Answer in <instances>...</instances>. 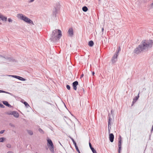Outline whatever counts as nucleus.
<instances>
[{"label": "nucleus", "mask_w": 153, "mask_h": 153, "mask_svg": "<svg viewBox=\"0 0 153 153\" xmlns=\"http://www.w3.org/2000/svg\"><path fill=\"white\" fill-rule=\"evenodd\" d=\"M62 36L61 31L60 30L56 29L53 31L51 37L50 38L51 41L56 42Z\"/></svg>", "instance_id": "1"}, {"label": "nucleus", "mask_w": 153, "mask_h": 153, "mask_svg": "<svg viewBox=\"0 0 153 153\" xmlns=\"http://www.w3.org/2000/svg\"><path fill=\"white\" fill-rule=\"evenodd\" d=\"M153 41L152 40H144L142 41L140 45L143 51L147 50L152 47Z\"/></svg>", "instance_id": "2"}, {"label": "nucleus", "mask_w": 153, "mask_h": 153, "mask_svg": "<svg viewBox=\"0 0 153 153\" xmlns=\"http://www.w3.org/2000/svg\"><path fill=\"white\" fill-rule=\"evenodd\" d=\"M16 17L18 19L23 21L27 24L34 25L33 22L31 20L25 15L22 13H18L17 14Z\"/></svg>", "instance_id": "3"}, {"label": "nucleus", "mask_w": 153, "mask_h": 153, "mask_svg": "<svg viewBox=\"0 0 153 153\" xmlns=\"http://www.w3.org/2000/svg\"><path fill=\"white\" fill-rule=\"evenodd\" d=\"M47 145L50 150L52 153H54V145L51 139H48L47 140Z\"/></svg>", "instance_id": "4"}, {"label": "nucleus", "mask_w": 153, "mask_h": 153, "mask_svg": "<svg viewBox=\"0 0 153 153\" xmlns=\"http://www.w3.org/2000/svg\"><path fill=\"white\" fill-rule=\"evenodd\" d=\"M143 51V50L140 45H139L134 49V53L136 54H139L140 53Z\"/></svg>", "instance_id": "5"}, {"label": "nucleus", "mask_w": 153, "mask_h": 153, "mask_svg": "<svg viewBox=\"0 0 153 153\" xmlns=\"http://www.w3.org/2000/svg\"><path fill=\"white\" fill-rule=\"evenodd\" d=\"M6 76H11L12 77L18 79L21 81H25L26 80L23 77H20L19 76H16V75H7Z\"/></svg>", "instance_id": "6"}, {"label": "nucleus", "mask_w": 153, "mask_h": 153, "mask_svg": "<svg viewBox=\"0 0 153 153\" xmlns=\"http://www.w3.org/2000/svg\"><path fill=\"white\" fill-rule=\"evenodd\" d=\"M8 114L9 115H13L16 118H18L19 116L18 113L16 111H13L10 112L8 113Z\"/></svg>", "instance_id": "7"}, {"label": "nucleus", "mask_w": 153, "mask_h": 153, "mask_svg": "<svg viewBox=\"0 0 153 153\" xmlns=\"http://www.w3.org/2000/svg\"><path fill=\"white\" fill-rule=\"evenodd\" d=\"M68 33L69 36L70 37H72L74 35V30L72 28H69Z\"/></svg>", "instance_id": "8"}, {"label": "nucleus", "mask_w": 153, "mask_h": 153, "mask_svg": "<svg viewBox=\"0 0 153 153\" xmlns=\"http://www.w3.org/2000/svg\"><path fill=\"white\" fill-rule=\"evenodd\" d=\"M118 55L117 54V53H115L114 54L111 59L112 63H115L117 61Z\"/></svg>", "instance_id": "9"}, {"label": "nucleus", "mask_w": 153, "mask_h": 153, "mask_svg": "<svg viewBox=\"0 0 153 153\" xmlns=\"http://www.w3.org/2000/svg\"><path fill=\"white\" fill-rule=\"evenodd\" d=\"M0 19L3 21L6 22L7 20V17L0 13Z\"/></svg>", "instance_id": "10"}, {"label": "nucleus", "mask_w": 153, "mask_h": 153, "mask_svg": "<svg viewBox=\"0 0 153 153\" xmlns=\"http://www.w3.org/2000/svg\"><path fill=\"white\" fill-rule=\"evenodd\" d=\"M78 82L77 81H75L73 83L72 86L74 89L75 90H76L77 89L76 86L78 85Z\"/></svg>", "instance_id": "11"}, {"label": "nucleus", "mask_w": 153, "mask_h": 153, "mask_svg": "<svg viewBox=\"0 0 153 153\" xmlns=\"http://www.w3.org/2000/svg\"><path fill=\"white\" fill-rule=\"evenodd\" d=\"M114 137L113 134L112 133H111L109 134V138L110 141L111 142H113Z\"/></svg>", "instance_id": "12"}, {"label": "nucleus", "mask_w": 153, "mask_h": 153, "mask_svg": "<svg viewBox=\"0 0 153 153\" xmlns=\"http://www.w3.org/2000/svg\"><path fill=\"white\" fill-rule=\"evenodd\" d=\"M139 96H136L133 99V101L132 102V104L131 106H133V105L136 102V101L138 99Z\"/></svg>", "instance_id": "13"}, {"label": "nucleus", "mask_w": 153, "mask_h": 153, "mask_svg": "<svg viewBox=\"0 0 153 153\" xmlns=\"http://www.w3.org/2000/svg\"><path fill=\"white\" fill-rule=\"evenodd\" d=\"M89 145L93 153H97L96 152V151L95 150V149L92 147L91 146V144L90 143H89Z\"/></svg>", "instance_id": "14"}, {"label": "nucleus", "mask_w": 153, "mask_h": 153, "mask_svg": "<svg viewBox=\"0 0 153 153\" xmlns=\"http://www.w3.org/2000/svg\"><path fill=\"white\" fill-rule=\"evenodd\" d=\"M2 102L3 104L6 106H7L9 107H11V105L10 104H9L7 101H3Z\"/></svg>", "instance_id": "15"}, {"label": "nucleus", "mask_w": 153, "mask_h": 153, "mask_svg": "<svg viewBox=\"0 0 153 153\" xmlns=\"http://www.w3.org/2000/svg\"><path fill=\"white\" fill-rule=\"evenodd\" d=\"M111 119L110 117L108 119V130H109L110 128H111Z\"/></svg>", "instance_id": "16"}, {"label": "nucleus", "mask_w": 153, "mask_h": 153, "mask_svg": "<svg viewBox=\"0 0 153 153\" xmlns=\"http://www.w3.org/2000/svg\"><path fill=\"white\" fill-rule=\"evenodd\" d=\"M121 143H118V146L119 147V149L118 150V153H120V151L121 150Z\"/></svg>", "instance_id": "17"}, {"label": "nucleus", "mask_w": 153, "mask_h": 153, "mask_svg": "<svg viewBox=\"0 0 153 153\" xmlns=\"http://www.w3.org/2000/svg\"><path fill=\"white\" fill-rule=\"evenodd\" d=\"M94 43L93 41H90L88 43V45L92 47L94 45Z\"/></svg>", "instance_id": "18"}, {"label": "nucleus", "mask_w": 153, "mask_h": 153, "mask_svg": "<svg viewBox=\"0 0 153 153\" xmlns=\"http://www.w3.org/2000/svg\"><path fill=\"white\" fill-rule=\"evenodd\" d=\"M82 10L83 11L86 12L88 10V9L86 7L84 6L82 7Z\"/></svg>", "instance_id": "19"}, {"label": "nucleus", "mask_w": 153, "mask_h": 153, "mask_svg": "<svg viewBox=\"0 0 153 153\" xmlns=\"http://www.w3.org/2000/svg\"><path fill=\"white\" fill-rule=\"evenodd\" d=\"M24 105H25V106L27 108H28L29 107H30V106L28 104V103L27 102H24Z\"/></svg>", "instance_id": "20"}, {"label": "nucleus", "mask_w": 153, "mask_h": 153, "mask_svg": "<svg viewBox=\"0 0 153 153\" xmlns=\"http://www.w3.org/2000/svg\"><path fill=\"white\" fill-rule=\"evenodd\" d=\"M27 131L28 134L30 135H32L33 134V132L32 131L30 130H28Z\"/></svg>", "instance_id": "21"}, {"label": "nucleus", "mask_w": 153, "mask_h": 153, "mask_svg": "<svg viewBox=\"0 0 153 153\" xmlns=\"http://www.w3.org/2000/svg\"><path fill=\"white\" fill-rule=\"evenodd\" d=\"M71 139L72 140V141L73 144H74L75 146H77L76 143L74 141V139L72 138H71Z\"/></svg>", "instance_id": "22"}, {"label": "nucleus", "mask_w": 153, "mask_h": 153, "mask_svg": "<svg viewBox=\"0 0 153 153\" xmlns=\"http://www.w3.org/2000/svg\"><path fill=\"white\" fill-rule=\"evenodd\" d=\"M118 139H119L118 143L122 144V140H121V137L120 136Z\"/></svg>", "instance_id": "23"}, {"label": "nucleus", "mask_w": 153, "mask_h": 153, "mask_svg": "<svg viewBox=\"0 0 153 153\" xmlns=\"http://www.w3.org/2000/svg\"><path fill=\"white\" fill-rule=\"evenodd\" d=\"M2 92L8 94L10 95H11L10 93L8 92H7L5 91H4L0 90V93H2Z\"/></svg>", "instance_id": "24"}, {"label": "nucleus", "mask_w": 153, "mask_h": 153, "mask_svg": "<svg viewBox=\"0 0 153 153\" xmlns=\"http://www.w3.org/2000/svg\"><path fill=\"white\" fill-rule=\"evenodd\" d=\"M5 138L4 137H1L0 138V142H2L4 140Z\"/></svg>", "instance_id": "25"}, {"label": "nucleus", "mask_w": 153, "mask_h": 153, "mask_svg": "<svg viewBox=\"0 0 153 153\" xmlns=\"http://www.w3.org/2000/svg\"><path fill=\"white\" fill-rule=\"evenodd\" d=\"M75 147L76 150L78 152V153H80V152L79 151V149H78V147L77 146H75Z\"/></svg>", "instance_id": "26"}, {"label": "nucleus", "mask_w": 153, "mask_h": 153, "mask_svg": "<svg viewBox=\"0 0 153 153\" xmlns=\"http://www.w3.org/2000/svg\"><path fill=\"white\" fill-rule=\"evenodd\" d=\"M120 51V47L119 48V49L116 52V53H117V54L118 55L119 51Z\"/></svg>", "instance_id": "27"}, {"label": "nucleus", "mask_w": 153, "mask_h": 153, "mask_svg": "<svg viewBox=\"0 0 153 153\" xmlns=\"http://www.w3.org/2000/svg\"><path fill=\"white\" fill-rule=\"evenodd\" d=\"M7 147L8 148H10L11 147V145L9 144H7L6 145Z\"/></svg>", "instance_id": "28"}, {"label": "nucleus", "mask_w": 153, "mask_h": 153, "mask_svg": "<svg viewBox=\"0 0 153 153\" xmlns=\"http://www.w3.org/2000/svg\"><path fill=\"white\" fill-rule=\"evenodd\" d=\"M8 21L10 22H12L13 21V20L10 18H8Z\"/></svg>", "instance_id": "29"}, {"label": "nucleus", "mask_w": 153, "mask_h": 153, "mask_svg": "<svg viewBox=\"0 0 153 153\" xmlns=\"http://www.w3.org/2000/svg\"><path fill=\"white\" fill-rule=\"evenodd\" d=\"M66 88L68 90H69L70 89V86L69 85H66Z\"/></svg>", "instance_id": "30"}, {"label": "nucleus", "mask_w": 153, "mask_h": 153, "mask_svg": "<svg viewBox=\"0 0 153 153\" xmlns=\"http://www.w3.org/2000/svg\"><path fill=\"white\" fill-rule=\"evenodd\" d=\"M4 106L2 104H1L0 103V107L2 108H4Z\"/></svg>", "instance_id": "31"}, {"label": "nucleus", "mask_w": 153, "mask_h": 153, "mask_svg": "<svg viewBox=\"0 0 153 153\" xmlns=\"http://www.w3.org/2000/svg\"><path fill=\"white\" fill-rule=\"evenodd\" d=\"M39 131L41 133H43V131L41 128H39Z\"/></svg>", "instance_id": "32"}, {"label": "nucleus", "mask_w": 153, "mask_h": 153, "mask_svg": "<svg viewBox=\"0 0 153 153\" xmlns=\"http://www.w3.org/2000/svg\"><path fill=\"white\" fill-rule=\"evenodd\" d=\"M10 126H11V127H15L14 125H13V124H12V123H10Z\"/></svg>", "instance_id": "33"}, {"label": "nucleus", "mask_w": 153, "mask_h": 153, "mask_svg": "<svg viewBox=\"0 0 153 153\" xmlns=\"http://www.w3.org/2000/svg\"><path fill=\"white\" fill-rule=\"evenodd\" d=\"M35 0H29V1L30 3L33 2Z\"/></svg>", "instance_id": "34"}, {"label": "nucleus", "mask_w": 153, "mask_h": 153, "mask_svg": "<svg viewBox=\"0 0 153 153\" xmlns=\"http://www.w3.org/2000/svg\"><path fill=\"white\" fill-rule=\"evenodd\" d=\"M4 131V130H1L0 131V133L1 134H3Z\"/></svg>", "instance_id": "35"}, {"label": "nucleus", "mask_w": 153, "mask_h": 153, "mask_svg": "<svg viewBox=\"0 0 153 153\" xmlns=\"http://www.w3.org/2000/svg\"><path fill=\"white\" fill-rule=\"evenodd\" d=\"M0 56L1 58H2V59H3V60H4L5 59H6L5 58V57H2V56Z\"/></svg>", "instance_id": "36"}, {"label": "nucleus", "mask_w": 153, "mask_h": 153, "mask_svg": "<svg viewBox=\"0 0 153 153\" xmlns=\"http://www.w3.org/2000/svg\"><path fill=\"white\" fill-rule=\"evenodd\" d=\"M7 153H13V152L11 151H9Z\"/></svg>", "instance_id": "37"}, {"label": "nucleus", "mask_w": 153, "mask_h": 153, "mask_svg": "<svg viewBox=\"0 0 153 153\" xmlns=\"http://www.w3.org/2000/svg\"><path fill=\"white\" fill-rule=\"evenodd\" d=\"M20 101L23 103H24V102H25L23 100H22Z\"/></svg>", "instance_id": "38"}, {"label": "nucleus", "mask_w": 153, "mask_h": 153, "mask_svg": "<svg viewBox=\"0 0 153 153\" xmlns=\"http://www.w3.org/2000/svg\"><path fill=\"white\" fill-rule=\"evenodd\" d=\"M81 91L82 92L83 91L84 93L85 92V90L83 88H82V89L81 90Z\"/></svg>", "instance_id": "39"}, {"label": "nucleus", "mask_w": 153, "mask_h": 153, "mask_svg": "<svg viewBox=\"0 0 153 153\" xmlns=\"http://www.w3.org/2000/svg\"><path fill=\"white\" fill-rule=\"evenodd\" d=\"M83 76H84L83 74H82L80 78H81Z\"/></svg>", "instance_id": "40"}, {"label": "nucleus", "mask_w": 153, "mask_h": 153, "mask_svg": "<svg viewBox=\"0 0 153 153\" xmlns=\"http://www.w3.org/2000/svg\"><path fill=\"white\" fill-rule=\"evenodd\" d=\"M92 73L93 75H94L95 74L94 72V71L93 72H92Z\"/></svg>", "instance_id": "41"}, {"label": "nucleus", "mask_w": 153, "mask_h": 153, "mask_svg": "<svg viewBox=\"0 0 153 153\" xmlns=\"http://www.w3.org/2000/svg\"><path fill=\"white\" fill-rule=\"evenodd\" d=\"M102 32H103V31H104V28H102Z\"/></svg>", "instance_id": "42"}, {"label": "nucleus", "mask_w": 153, "mask_h": 153, "mask_svg": "<svg viewBox=\"0 0 153 153\" xmlns=\"http://www.w3.org/2000/svg\"><path fill=\"white\" fill-rule=\"evenodd\" d=\"M151 5H152V7L153 6V2L152 3Z\"/></svg>", "instance_id": "43"}, {"label": "nucleus", "mask_w": 153, "mask_h": 153, "mask_svg": "<svg viewBox=\"0 0 153 153\" xmlns=\"http://www.w3.org/2000/svg\"><path fill=\"white\" fill-rule=\"evenodd\" d=\"M139 94H138V96H139Z\"/></svg>", "instance_id": "44"}]
</instances>
